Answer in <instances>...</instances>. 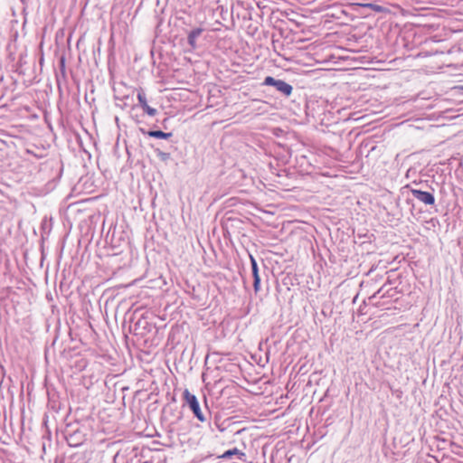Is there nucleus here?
I'll return each instance as SVG.
<instances>
[{
  "label": "nucleus",
  "instance_id": "nucleus-7",
  "mask_svg": "<svg viewBox=\"0 0 463 463\" xmlns=\"http://www.w3.org/2000/svg\"><path fill=\"white\" fill-rule=\"evenodd\" d=\"M232 456H236L238 459L244 460L245 453L238 449L237 448H233L232 449H229L225 451L222 455H221L219 458L222 459H228L231 458Z\"/></svg>",
  "mask_w": 463,
  "mask_h": 463
},
{
  "label": "nucleus",
  "instance_id": "nucleus-4",
  "mask_svg": "<svg viewBox=\"0 0 463 463\" xmlns=\"http://www.w3.org/2000/svg\"><path fill=\"white\" fill-rule=\"evenodd\" d=\"M251 271L253 277V288L254 292L257 294L260 290V277L259 274V268L255 258L252 255H250Z\"/></svg>",
  "mask_w": 463,
  "mask_h": 463
},
{
  "label": "nucleus",
  "instance_id": "nucleus-5",
  "mask_svg": "<svg viewBox=\"0 0 463 463\" xmlns=\"http://www.w3.org/2000/svg\"><path fill=\"white\" fill-rule=\"evenodd\" d=\"M137 99H138L140 107L143 109V110L147 115L153 117V116H155L156 114V109H154V108H151L150 106H148L147 101H146V94H145V92H144V90L142 89H139L137 90Z\"/></svg>",
  "mask_w": 463,
  "mask_h": 463
},
{
  "label": "nucleus",
  "instance_id": "nucleus-10",
  "mask_svg": "<svg viewBox=\"0 0 463 463\" xmlns=\"http://www.w3.org/2000/svg\"><path fill=\"white\" fill-rule=\"evenodd\" d=\"M383 288H381L373 296V298H375L376 296H379V298H383L384 293H383Z\"/></svg>",
  "mask_w": 463,
  "mask_h": 463
},
{
  "label": "nucleus",
  "instance_id": "nucleus-8",
  "mask_svg": "<svg viewBox=\"0 0 463 463\" xmlns=\"http://www.w3.org/2000/svg\"><path fill=\"white\" fill-rule=\"evenodd\" d=\"M147 136L151 137H156V138H164V139H167L169 137H171L173 136V133L171 132H163L161 130H149L146 132Z\"/></svg>",
  "mask_w": 463,
  "mask_h": 463
},
{
  "label": "nucleus",
  "instance_id": "nucleus-3",
  "mask_svg": "<svg viewBox=\"0 0 463 463\" xmlns=\"http://www.w3.org/2000/svg\"><path fill=\"white\" fill-rule=\"evenodd\" d=\"M411 193L414 198L426 205H433L435 203V197L430 192L421 191L419 189H411Z\"/></svg>",
  "mask_w": 463,
  "mask_h": 463
},
{
  "label": "nucleus",
  "instance_id": "nucleus-9",
  "mask_svg": "<svg viewBox=\"0 0 463 463\" xmlns=\"http://www.w3.org/2000/svg\"><path fill=\"white\" fill-rule=\"evenodd\" d=\"M155 152H156V156L159 157V159L164 161V162L167 161L170 158V154L169 153L163 152V151H161L158 148L156 149Z\"/></svg>",
  "mask_w": 463,
  "mask_h": 463
},
{
  "label": "nucleus",
  "instance_id": "nucleus-11",
  "mask_svg": "<svg viewBox=\"0 0 463 463\" xmlns=\"http://www.w3.org/2000/svg\"><path fill=\"white\" fill-rule=\"evenodd\" d=\"M368 6H370L371 8H373L374 11H380L382 10V7L379 6V5H373V4H369Z\"/></svg>",
  "mask_w": 463,
  "mask_h": 463
},
{
  "label": "nucleus",
  "instance_id": "nucleus-1",
  "mask_svg": "<svg viewBox=\"0 0 463 463\" xmlns=\"http://www.w3.org/2000/svg\"><path fill=\"white\" fill-rule=\"evenodd\" d=\"M183 397L185 403L189 406L191 411L194 412V416L202 422L206 420L201 408L199 402L196 396L189 392L188 389H185L183 392Z\"/></svg>",
  "mask_w": 463,
  "mask_h": 463
},
{
  "label": "nucleus",
  "instance_id": "nucleus-2",
  "mask_svg": "<svg viewBox=\"0 0 463 463\" xmlns=\"http://www.w3.org/2000/svg\"><path fill=\"white\" fill-rule=\"evenodd\" d=\"M265 86H272L275 90L282 95L288 97L293 91V87L285 80L275 79L271 76H267L262 83Z\"/></svg>",
  "mask_w": 463,
  "mask_h": 463
},
{
  "label": "nucleus",
  "instance_id": "nucleus-6",
  "mask_svg": "<svg viewBox=\"0 0 463 463\" xmlns=\"http://www.w3.org/2000/svg\"><path fill=\"white\" fill-rule=\"evenodd\" d=\"M203 32V29H202V28H195V29L192 30L188 33L187 42H188V44L191 46L192 49H195L196 48V46H197L196 40L202 34Z\"/></svg>",
  "mask_w": 463,
  "mask_h": 463
}]
</instances>
